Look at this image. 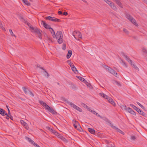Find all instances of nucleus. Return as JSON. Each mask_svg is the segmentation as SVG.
I'll return each instance as SVG.
<instances>
[{
    "instance_id": "nucleus-1",
    "label": "nucleus",
    "mask_w": 147,
    "mask_h": 147,
    "mask_svg": "<svg viewBox=\"0 0 147 147\" xmlns=\"http://www.w3.org/2000/svg\"><path fill=\"white\" fill-rule=\"evenodd\" d=\"M54 38H56L58 42L61 44L62 43L63 41V37L62 32L59 31L57 32L55 36H54Z\"/></svg>"
},
{
    "instance_id": "nucleus-2",
    "label": "nucleus",
    "mask_w": 147,
    "mask_h": 147,
    "mask_svg": "<svg viewBox=\"0 0 147 147\" xmlns=\"http://www.w3.org/2000/svg\"><path fill=\"white\" fill-rule=\"evenodd\" d=\"M30 30L32 32H33L38 35V38L41 39H42V34L41 32L42 31L39 30L37 28H30Z\"/></svg>"
},
{
    "instance_id": "nucleus-3",
    "label": "nucleus",
    "mask_w": 147,
    "mask_h": 147,
    "mask_svg": "<svg viewBox=\"0 0 147 147\" xmlns=\"http://www.w3.org/2000/svg\"><path fill=\"white\" fill-rule=\"evenodd\" d=\"M126 17L129 21L136 26H138V24L136 23L135 20L131 15L128 14H127L126 15Z\"/></svg>"
},
{
    "instance_id": "nucleus-4",
    "label": "nucleus",
    "mask_w": 147,
    "mask_h": 147,
    "mask_svg": "<svg viewBox=\"0 0 147 147\" xmlns=\"http://www.w3.org/2000/svg\"><path fill=\"white\" fill-rule=\"evenodd\" d=\"M45 19L46 20H48L55 22H61L60 19H57L54 17H52L50 16L45 17Z\"/></svg>"
},
{
    "instance_id": "nucleus-5",
    "label": "nucleus",
    "mask_w": 147,
    "mask_h": 147,
    "mask_svg": "<svg viewBox=\"0 0 147 147\" xmlns=\"http://www.w3.org/2000/svg\"><path fill=\"white\" fill-rule=\"evenodd\" d=\"M106 68L111 74L115 76L116 77H117L118 76V75L116 72L113 69H111V67L107 66Z\"/></svg>"
},
{
    "instance_id": "nucleus-6",
    "label": "nucleus",
    "mask_w": 147,
    "mask_h": 147,
    "mask_svg": "<svg viewBox=\"0 0 147 147\" xmlns=\"http://www.w3.org/2000/svg\"><path fill=\"white\" fill-rule=\"evenodd\" d=\"M49 112L52 113L53 114L56 115L57 114V112L53 108L50 107H48V108L47 109Z\"/></svg>"
},
{
    "instance_id": "nucleus-7",
    "label": "nucleus",
    "mask_w": 147,
    "mask_h": 147,
    "mask_svg": "<svg viewBox=\"0 0 147 147\" xmlns=\"http://www.w3.org/2000/svg\"><path fill=\"white\" fill-rule=\"evenodd\" d=\"M101 119L104 120L107 123H108L111 127L113 125L111 124V121L106 117H102Z\"/></svg>"
},
{
    "instance_id": "nucleus-8",
    "label": "nucleus",
    "mask_w": 147,
    "mask_h": 147,
    "mask_svg": "<svg viewBox=\"0 0 147 147\" xmlns=\"http://www.w3.org/2000/svg\"><path fill=\"white\" fill-rule=\"evenodd\" d=\"M126 111L134 115H136V113L131 108L129 107H128Z\"/></svg>"
},
{
    "instance_id": "nucleus-9",
    "label": "nucleus",
    "mask_w": 147,
    "mask_h": 147,
    "mask_svg": "<svg viewBox=\"0 0 147 147\" xmlns=\"http://www.w3.org/2000/svg\"><path fill=\"white\" fill-rule=\"evenodd\" d=\"M112 127L114 129L116 130L117 131L120 133L122 134H124V133L121 130L119 129V128L116 127L115 126L113 125L112 126Z\"/></svg>"
},
{
    "instance_id": "nucleus-10",
    "label": "nucleus",
    "mask_w": 147,
    "mask_h": 147,
    "mask_svg": "<svg viewBox=\"0 0 147 147\" xmlns=\"http://www.w3.org/2000/svg\"><path fill=\"white\" fill-rule=\"evenodd\" d=\"M41 23L42 25V26L44 27V28H51L46 23L45 21L41 20Z\"/></svg>"
},
{
    "instance_id": "nucleus-11",
    "label": "nucleus",
    "mask_w": 147,
    "mask_h": 147,
    "mask_svg": "<svg viewBox=\"0 0 147 147\" xmlns=\"http://www.w3.org/2000/svg\"><path fill=\"white\" fill-rule=\"evenodd\" d=\"M39 102L41 105L44 107L46 109H47V108H48V107L49 106L45 102L43 101L40 100Z\"/></svg>"
},
{
    "instance_id": "nucleus-12",
    "label": "nucleus",
    "mask_w": 147,
    "mask_h": 147,
    "mask_svg": "<svg viewBox=\"0 0 147 147\" xmlns=\"http://www.w3.org/2000/svg\"><path fill=\"white\" fill-rule=\"evenodd\" d=\"M0 114L3 116H4L6 115H7V113L3 109L0 108Z\"/></svg>"
},
{
    "instance_id": "nucleus-13",
    "label": "nucleus",
    "mask_w": 147,
    "mask_h": 147,
    "mask_svg": "<svg viewBox=\"0 0 147 147\" xmlns=\"http://www.w3.org/2000/svg\"><path fill=\"white\" fill-rule=\"evenodd\" d=\"M67 102L69 105H71V107H73L74 109H75L77 108V106L72 103V102L69 101H67Z\"/></svg>"
},
{
    "instance_id": "nucleus-14",
    "label": "nucleus",
    "mask_w": 147,
    "mask_h": 147,
    "mask_svg": "<svg viewBox=\"0 0 147 147\" xmlns=\"http://www.w3.org/2000/svg\"><path fill=\"white\" fill-rule=\"evenodd\" d=\"M124 56L125 57V59L127 61H128L130 63L131 65H132V62L129 58L127 56L124 55Z\"/></svg>"
},
{
    "instance_id": "nucleus-15",
    "label": "nucleus",
    "mask_w": 147,
    "mask_h": 147,
    "mask_svg": "<svg viewBox=\"0 0 147 147\" xmlns=\"http://www.w3.org/2000/svg\"><path fill=\"white\" fill-rule=\"evenodd\" d=\"M47 29H49V30L50 32H51V34H52V35L53 37H54V36H55V33L53 30V28H46Z\"/></svg>"
},
{
    "instance_id": "nucleus-16",
    "label": "nucleus",
    "mask_w": 147,
    "mask_h": 147,
    "mask_svg": "<svg viewBox=\"0 0 147 147\" xmlns=\"http://www.w3.org/2000/svg\"><path fill=\"white\" fill-rule=\"evenodd\" d=\"M22 88L23 90L26 94H28L30 90H29L27 88H26L24 87H23Z\"/></svg>"
},
{
    "instance_id": "nucleus-17",
    "label": "nucleus",
    "mask_w": 147,
    "mask_h": 147,
    "mask_svg": "<svg viewBox=\"0 0 147 147\" xmlns=\"http://www.w3.org/2000/svg\"><path fill=\"white\" fill-rule=\"evenodd\" d=\"M73 125L76 129H77V124H78L79 123L78 121H73Z\"/></svg>"
},
{
    "instance_id": "nucleus-18",
    "label": "nucleus",
    "mask_w": 147,
    "mask_h": 147,
    "mask_svg": "<svg viewBox=\"0 0 147 147\" xmlns=\"http://www.w3.org/2000/svg\"><path fill=\"white\" fill-rule=\"evenodd\" d=\"M72 54V52L71 51V50H69L68 52V53L67 54V55H66V57L67 58V59H69L70 58V57L71 56V55Z\"/></svg>"
},
{
    "instance_id": "nucleus-19",
    "label": "nucleus",
    "mask_w": 147,
    "mask_h": 147,
    "mask_svg": "<svg viewBox=\"0 0 147 147\" xmlns=\"http://www.w3.org/2000/svg\"><path fill=\"white\" fill-rule=\"evenodd\" d=\"M25 139L26 140H28L30 143L32 144H33L34 142L31 139V138H30L26 136L25 137Z\"/></svg>"
},
{
    "instance_id": "nucleus-20",
    "label": "nucleus",
    "mask_w": 147,
    "mask_h": 147,
    "mask_svg": "<svg viewBox=\"0 0 147 147\" xmlns=\"http://www.w3.org/2000/svg\"><path fill=\"white\" fill-rule=\"evenodd\" d=\"M88 131L91 134H94L95 133V131L94 129L88 128Z\"/></svg>"
},
{
    "instance_id": "nucleus-21",
    "label": "nucleus",
    "mask_w": 147,
    "mask_h": 147,
    "mask_svg": "<svg viewBox=\"0 0 147 147\" xmlns=\"http://www.w3.org/2000/svg\"><path fill=\"white\" fill-rule=\"evenodd\" d=\"M100 95L102 97H104L105 98H106V99H107L109 97L107 95L102 92L100 93Z\"/></svg>"
},
{
    "instance_id": "nucleus-22",
    "label": "nucleus",
    "mask_w": 147,
    "mask_h": 147,
    "mask_svg": "<svg viewBox=\"0 0 147 147\" xmlns=\"http://www.w3.org/2000/svg\"><path fill=\"white\" fill-rule=\"evenodd\" d=\"M130 106H131L133 108H134L137 111H139V110H140L136 106H135V105L132 104H130Z\"/></svg>"
},
{
    "instance_id": "nucleus-23",
    "label": "nucleus",
    "mask_w": 147,
    "mask_h": 147,
    "mask_svg": "<svg viewBox=\"0 0 147 147\" xmlns=\"http://www.w3.org/2000/svg\"><path fill=\"white\" fill-rule=\"evenodd\" d=\"M137 112H138L139 114L142 115L144 116H146V114L142 111H141L140 109V110H139V111H138Z\"/></svg>"
},
{
    "instance_id": "nucleus-24",
    "label": "nucleus",
    "mask_w": 147,
    "mask_h": 147,
    "mask_svg": "<svg viewBox=\"0 0 147 147\" xmlns=\"http://www.w3.org/2000/svg\"><path fill=\"white\" fill-rule=\"evenodd\" d=\"M109 6L111 7V8L113 10H115L117 9V8L114 5L113 3H112Z\"/></svg>"
},
{
    "instance_id": "nucleus-25",
    "label": "nucleus",
    "mask_w": 147,
    "mask_h": 147,
    "mask_svg": "<svg viewBox=\"0 0 147 147\" xmlns=\"http://www.w3.org/2000/svg\"><path fill=\"white\" fill-rule=\"evenodd\" d=\"M109 6L111 7V8L113 10H115L117 9V8L114 5L113 3H112Z\"/></svg>"
},
{
    "instance_id": "nucleus-26",
    "label": "nucleus",
    "mask_w": 147,
    "mask_h": 147,
    "mask_svg": "<svg viewBox=\"0 0 147 147\" xmlns=\"http://www.w3.org/2000/svg\"><path fill=\"white\" fill-rule=\"evenodd\" d=\"M72 70L74 72H78V70H77V69L75 67L74 65H73L71 66V67Z\"/></svg>"
},
{
    "instance_id": "nucleus-27",
    "label": "nucleus",
    "mask_w": 147,
    "mask_h": 147,
    "mask_svg": "<svg viewBox=\"0 0 147 147\" xmlns=\"http://www.w3.org/2000/svg\"><path fill=\"white\" fill-rule=\"evenodd\" d=\"M23 2L28 6L30 5V3L27 0H22Z\"/></svg>"
},
{
    "instance_id": "nucleus-28",
    "label": "nucleus",
    "mask_w": 147,
    "mask_h": 147,
    "mask_svg": "<svg viewBox=\"0 0 147 147\" xmlns=\"http://www.w3.org/2000/svg\"><path fill=\"white\" fill-rule=\"evenodd\" d=\"M76 77L78 78L80 81L82 82H84L85 80L83 78L80 77L78 76H77Z\"/></svg>"
},
{
    "instance_id": "nucleus-29",
    "label": "nucleus",
    "mask_w": 147,
    "mask_h": 147,
    "mask_svg": "<svg viewBox=\"0 0 147 147\" xmlns=\"http://www.w3.org/2000/svg\"><path fill=\"white\" fill-rule=\"evenodd\" d=\"M67 62L68 64L70 66V67H71V66L74 65L73 63L71 62V60H67Z\"/></svg>"
},
{
    "instance_id": "nucleus-30",
    "label": "nucleus",
    "mask_w": 147,
    "mask_h": 147,
    "mask_svg": "<svg viewBox=\"0 0 147 147\" xmlns=\"http://www.w3.org/2000/svg\"><path fill=\"white\" fill-rule=\"evenodd\" d=\"M133 66V67H134L135 69L139 71V70L138 68L134 64L132 63V65H131Z\"/></svg>"
},
{
    "instance_id": "nucleus-31",
    "label": "nucleus",
    "mask_w": 147,
    "mask_h": 147,
    "mask_svg": "<svg viewBox=\"0 0 147 147\" xmlns=\"http://www.w3.org/2000/svg\"><path fill=\"white\" fill-rule=\"evenodd\" d=\"M40 68L41 69H42L43 70H44L45 71V72H46L47 75V78H48L49 76V74L48 73V72L45 70L44 69V68L43 67H40Z\"/></svg>"
},
{
    "instance_id": "nucleus-32",
    "label": "nucleus",
    "mask_w": 147,
    "mask_h": 147,
    "mask_svg": "<svg viewBox=\"0 0 147 147\" xmlns=\"http://www.w3.org/2000/svg\"><path fill=\"white\" fill-rule=\"evenodd\" d=\"M55 134L56 135L58 138H60L62 136H61V134H58L57 132H55Z\"/></svg>"
},
{
    "instance_id": "nucleus-33",
    "label": "nucleus",
    "mask_w": 147,
    "mask_h": 147,
    "mask_svg": "<svg viewBox=\"0 0 147 147\" xmlns=\"http://www.w3.org/2000/svg\"><path fill=\"white\" fill-rule=\"evenodd\" d=\"M60 139L64 142H67V140L65 139V138L62 136V137H61V138Z\"/></svg>"
},
{
    "instance_id": "nucleus-34",
    "label": "nucleus",
    "mask_w": 147,
    "mask_h": 147,
    "mask_svg": "<svg viewBox=\"0 0 147 147\" xmlns=\"http://www.w3.org/2000/svg\"><path fill=\"white\" fill-rule=\"evenodd\" d=\"M123 31L126 34H129V32L127 29L125 28H124L123 29Z\"/></svg>"
},
{
    "instance_id": "nucleus-35",
    "label": "nucleus",
    "mask_w": 147,
    "mask_h": 147,
    "mask_svg": "<svg viewBox=\"0 0 147 147\" xmlns=\"http://www.w3.org/2000/svg\"><path fill=\"white\" fill-rule=\"evenodd\" d=\"M9 32H10L11 36H14L15 37H16V36L13 34V33L12 31V30L11 29H10L9 30Z\"/></svg>"
},
{
    "instance_id": "nucleus-36",
    "label": "nucleus",
    "mask_w": 147,
    "mask_h": 147,
    "mask_svg": "<svg viewBox=\"0 0 147 147\" xmlns=\"http://www.w3.org/2000/svg\"><path fill=\"white\" fill-rule=\"evenodd\" d=\"M81 105L82 106L85 108H88V106L83 103H82Z\"/></svg>"
},
{
    "instance_id": "nucleus-37",
    "label": "nucleus",
    "mask_w": 147,
    "mask_h": 147,
    "mask_svg": "<svg viewBox=\"0 0 147 147\" xmlns=\"http://www.w3.org/2000/svg\"><path fill=\"white\" fill-rule=\"evenodd\" d=\"M84 82L88 86L90 87V84L86 80Z\"/></svg>"
},
{
    "instance_id": "nucleus-38",
    "label": "nucleus",
    "mask_w": 147,
    "mask_h": 147,
    "mask_svg": "<svg viewBox=\"0 0 147 147\" xmlns=\"http://www.w3.org/2000/svg\"><path fill=\"white\" fill-rule=\"evenodd\" d=\"M142 51L144 53V55L146 54H147V50L146 49H142Z\"/></svg>"
},
{
    "instance_id": "nucleus-39",
    "label": "nucleus",
    "mask_w": 147,
    "mask_h": 147,
    "mask_svg": "<svg viewBox=\"0 0 147 147\" xmlns=\"http://www.w3.org/2000/svg\"><path fill=\"white\" fill-rule=\"evenodd\" d=\"M117 3L120 7L122 8H123L122 5L121 3L120 2V1L118 2V3Z\"/></svg>"
},
{
    "instance_id": "nucleus-40",
    "label": "nucleus",
    "mask_w": 147,
    "mask_h": 147,
    "mask_svg": "<svg viewBox=\"0 0 147 147\" xmlns=\"http://www.w3.org/2000/svg\"><path fill=\"white\" fill-rule=\"evenodd\" d=\"M117 3L120 7L122 8H123L122 5L121 3L120 2V1L118 2V3Z\"/></svg>"
},
{
    "instance_id": "nucleus-41",
    "label": "nucleus",
    "mask_w": 147,
    "mask_h": 147,
    "mask_svg": "<svg viewBox=\"0 0 147 147\" xmlns=\"http://www.w3.org/2000/svg\"><path fill=\"white\" fill-rule=\"evenodd\" d=\"M75 109L77 110L80 112H82V109L78 106H77V108H76V109Z\"/></svg>"
},
{
    "instance_id": "nucleus-42",
    "label": "nucleus",
    "mask_w": 147,
    "mask_h": 147,
    "mask_svg": "<svg viewBox=\"0 0 147 147\" xmlns=\"http://www.w3.org/2000/svg\"><path fill=\"white\" fill-rule=\"evenodd\" d=\"M24 127L26 128V129H29V127L28 125V124L27 123L24 124Z\"/></svg>"
},
{
    "instance_id": "nucleus-43",
    "label": "nucleus",
    "mask_w": 147,
    "mask_h": 147,
    "mask_svg": "<svg viewBox=\"0 0 147 147\" xmlns=\"http://www.w3.org/2000/svg\"><path fill=\"white\" fill-rule=\"evenodd\" d=\"M26 24L30 28H33L31 25V24L28 22H26Z\"/></svg>"
},
{
    "instance_id": "nucleus-44",
    "label": "nucleus",
    "mask_w": 147,
    "mask_h": 147,
    "mask_svg": "<svg viewBox=\"0 0 147 147\" xmlns=\"http://www.w3.org/2000/svg\"><path fill=\"white\" fill-rule=\"evenodd\" d=\"M66 47V45L65 44L63 43L62 45V49L63 50H65Z\"/></svg>"
},
{
    "instance_id": "nucleus-45",
    "label": "nucleus",
    "mask_w": 147,
    "mask_h": 147,
    "mask_svg": "<svg viewBox=\"0 0 147 147\" xmlns=\"http://www.w3.org/2000/svg\"><path fill=\"white\" fill-rule=\"evenodd\" d=\"M137 104L140 106L143 109H144V107L141 104H140L139 102H137Z\"/></svg>"
},
{
    "instance_id": "nucleus-46",
    "label": "nucleus",
    "mask_w": 147,
    "mask_h": 147,
    "mask_svg": "<svg viewBox=\"0 0 147 147\" xmlns=\"http://www.w3.org/2000/svg\"><path fill=\"white\" fill-rule=\"evenodd\" d=\"M121 108L122 109H124L125 110H126L127 109V107L125 105H122L121 107Z\"/></svg>"
},
{
    "instance_id": "nucleus-47",
    "label": "nucleus",
    "mask_w": 147,
    "mask_h": 147,
    "mask_svg": "<svg viewBox=\"0 0 147 147\" xmlns=\"http://www.w3.org/2000/svg\"><path fill=\"white\" fill-rule=\"evenodd\" d=\"M20 123L21 124L23 125H24V124L26 123L23 120H20Z\"/></svg>"
},
{
    "instance_id": "nucleus-48",
    "label": "nucleus",
    "mask_w": 147,
    "mask_h": 147,
    "mask_svg": "<svg viewBox=\"0 0 147 147\" xmlns=\"http://www.w3.org/2000/svg\"><path fill=\"white\" fill-rule=\"evenodd\" d=\"M131 139L132 140H135L136 139V138L135 136H131Z\"/></svg>"
},
{
    "instance_id": "nucleus-49",
    "label": "nucleus",
    "mask_w": 147,
    "mask_h": 147,
    "mask_svg": "<svg viewBox=\"0 0 147 147\" xmlns=\"http://www.w3.org/2000/svg\"><path fill=\"white\" fill-rule=\"evenodd\" d=\"M107 99L108 100L109 102H112V101L113 100L112 98L109 97H108V98Z\"/></svg>"
},
{
    "instance_id": "nucleus-50",
    "label": "nucleus",
    "mask_w": 147,
    "mask_h": 147,
    "mask_svg": "<svg viewBox=\"0 0 147 147\" xmlns=\"http://www.w3.org/2000/svg\"><path fill=\"white\" fill-rule=\"evenodd\" d=\"M28 94H29L32 96H34V94L31 92L29 91Z\"/></svg>"
},
{
    "instance_id": "nucleus-51",
    "label": "nucleus",
    "mask_w": 147,
    "mask_h": 147,
    "mask_svg": "<svg viewBox=\"0 0 147 147\" xmlns=\"http://www.w3.org/2000/svg\"><path fill=\"white\" fill-rule=\"evenodd\" d=\"M33 145L35 147H40V146L38 144H36L35 143H34Z\"/></svg>"
},
{
    "instance_id": "nucleus-52",
    "label": "nucleus",
    "mask_w": 147,
    "mask_h": 147,
    "mask_svg": "<svg viewBox=\"0 0 147 147\" xmlns=\"http://www.w3.org/2000/svg\"><path fill=\"white\" fill-rule=\"evenodd\" d=\"M72 88L74 90H76V89L77 88L75 85H73L72 86Z\"/></svg>"
},
{
    "instance_id": "nucleus-53",
    "label": "nucleus",
    "mask_w": 147,
    "mask_h": 147,
    "mask_svg": "<svg viewBox=\"0 0 147 147\" xmlns=\"http://www.w3.org/2000/svg\"><path fill=\"white\" fill-rule=\"evenodd\" d=\"M95 115L96 116L99 117L100 118H101V117H102L98 114L97 113H96Z\"/></svg>"
},
{
    "instance_id": "nucleus-54",
    "label": "nucleus",
    "mask_w": 147,
    "mask_h": 147,
    "mask_svg": "<svg viewBox=\"0 0 147 147\" xmlns=\"http://www.w3.org/2000/svg\"><path fill=\"white\" fill-rule=\"evenodd\" d=\"M110 103L112 104V105H113L114 106H115V102L113 101V100L112 101V102H110Z\"/></svg>"
},
{
    "instance_id": "nucleus-55",
    "label": "nucleus",
    "mask_w": 147,
    "mask_h": 147,
    "mask_svg": "<svg viewBox=\"0 0 147 147\" xmlns=\"http://www.w3.org/2000/svg\"><path fill=\"white\" fill-rule=\"evenodd\" d=\"M115 82L117 85L121 86L120 84L117 81H115Z\"/></svg>"
},
{
    "instance_id": "nucleus-56",
    "label": "nucleus",
    "mask_w": 147,
    "mask_h": 147,
    "mask_svg": "<svg viewBox=\"0 0 147 147\" xmlns=\"http://www.w3.org/2000/svg\"><path fill=\"white\" fill-rule=\"evenodd\" d=\"M6 115V116L5 117V118L7 119H8L9 118V116L8 115V114L7 113V115Z\"/></svg>"
},
{
    "instance_id": "nucleus-57",
    "label": "nucleus",
    "mask_w": 147,
    "mask_h": 147,
    "mask_svg": "<svg viewBox=\"0 0 147 147\" xmlns=\"http://www.w3.org/2000/svg\"><path fill=\"white\" fill-rule=\"evenodd\" d=\"M67 12L65 11L63 12V13L62 14L65 16H67Z\"/></svg>"
},
{
    "instance_id": "nucleus-58",
    "label": "nucleus",
    "mask_w": 147,
    "mask_h": 147,
    "mask_svg": "<svg viewBox=\"0 0 147 147\" xmlns=\"http://www.w3.org/2000/svg\"><path fill=\"white\" fill-rule=\"evenodd\" d=\"M18 98L21 100H22V101H24L25 100L23 98H22L20 97H19Z\"/></svg>"
},
{
    "instance_id": "nucleus-59",
    "label": "nucleus",
    "mask_w": 147,
    "mask_h": 147,
    "mask_svg": "<svg viewBox=\"0 0 147 147\" xmlns=\"http://www.w3.org/2000/svg\"><path fill=\"white\" fill-rule=\"evenodd\" d=\"M19 18L20 19V20H21L22 21H23L24 20V19H23L22 16H20L19 17Z\"/></svg>"
},
{
    "instance_id": "nucleus-60",
    "label": "nucleus",
    "mask_w": 147,
    "mask_h": 147,
    "mask_svg": "<svg viewBox=\"0 0 147 147\" xmlns=\"http://www.w3.org/2000/svg\"><path fill=\"white\" fill-rule=\"evenodd\" d=\"M58 14L59 15H62V13L61 11H58Z\"/></svg>"
},
{
    "instance_id": "nucleus-61",
    "label": "nucleus",
    "mask_w": 147,
    "mask_h": 147,
    "mask_svg": "<svg viewBox=\"0 0 147 147\" xmlns=\"http://www.w3.org/2000/svg\"><path fill=\"white\" fill-rule=\"evenodd\" d=\"M122 62H123V65H125V67H127V64L126 63H125V62L122 61Z\"/></svg>"
},
{
    "instance_id": "nucleus-62",
    "label": "nucleus",
    "mask_w": 147,
    "mask_h": 147,
    "mask_svg": "<svg viewBox=\"0 0 147 147\" xmlns=\"http://www.w3.org/2000/svg\"><path fill=\"white\" fill-rule=\"evenodd\" d=\"M91 112L93 114H95L96 113L95 111H93V110H91Z\"/></svg>"
},
{
    "instance_id": "nucleus-63",
    "label": "nucleus",
    "mask_w": 147,
    "mask_h": 147,
    "mask_svg": "<svg viewBox=\"0 0 147 147\" xmlns=\"http://www.w3.org/2000/svg\"><path fill=\"white\" fill-rule=\"evenodd\" d=\"M112 3L109 1V2H108V3H107L108 4H109V5H110L111 4V3Z\"/></svg>"
},
{
    "instance_id": "nucleus-64",
    "label": "nucleus",
    "mask_w": 147,
    "mask_h": 147,
    "mask_svg": "<svg viewBox=\"0 0 147 147\" xmlns=\"http://www.w3.org/2000/svg\"><path fill=\"white\" fill-rule=\"evenodd\" d=\"M143 2L146 4L147 3V0H143Z\"/></svg>"
}]
</instances>
